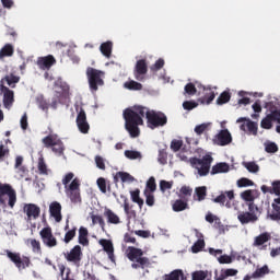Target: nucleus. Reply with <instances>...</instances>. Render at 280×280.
<instances>
[{
    "mask_svg": "<svg viewBox=\"0 0 280 280\" xmlns=\"http://www.w3.org/2000/svg\"><path fill=\"white\" fill-rule=\"evenodd\" d=\"M16 205V190L10 184L0 183V207L14 209Z\"/></svg>",
    "mask_w": 280,
    "mask_h": 280,
    "instance_id": "20e7f679",
    "label": "nucleus"
},
{
    "mask_svg": "<svg viewBox=\"0 0 280 280\" xmlns=\"http://www.w3.org/2000/svg\"><path fill=\"white\" fill-rule=\"evenodd\" d=\"M104 217L106 218L108 224H121L119 215L113 212V210L106 208L104 211Z\"/></svg>",
    "mask_w": 280,
    "mask_h": 280,
    "instance_id": "5701e85b",
    "label": "nucleus"
},
{
    "mask_svg": "<svg viewBox=\"0 0 280 280\" xmlns=\"http://www.w3.org/2000/svg\"><path fill=\"white\" fill-rule=\"evenodd\" d=\"M119 178L122 183H132L135 180V177L127 172H117L114 176V182L119 183Z\"/></svg>",
    "mask_w": 280,
    "mask_h": 280,
    "instance_id": "393cba45",
    "label": "nucleus"
},
{
    "mask_svg": "<svg viewBox=\"0 0 280 280\" xmlns=\"http://www.w3.org/2000/svg\"><path fill=\"white\" fill-rule=\"evenodd\" d=\"M124 211L129 218H137V212L135 210H130V203L128 202V199L124 201Z\"/></svg>",
    "mask_w": 280,
    "mask_h": 280,
    "instance_id": "6e6d98bb",
    "label": "nucleus"
},
{
    "mask_svg": "<svg viewBox=\"0 0 280 280\" xmlns=\"http://www.w3.org/2000/svg\"><path fill=\"white\" fill-rule=\"evenodd\" d=\"M196 235L199 238L197 242H195V244L191 246V250L192 253H200V250H202V248H205V237L202 235V233L198 232V230H196Z\"/></svg>",
    "mask_w": 280,
    "mask_h": 280,
    "instance_id": "b1692460",
    "label": "nucleus"
},
{
    "mask_svg": "<svg viewBox=\"0 0 280 280\" xmlns=\"http://www.w3.org/2000/svg\"><path fill=\"white\" fill-rule=\"evenodd\" d=\"M207 198V186H200L195 188L194 200H198V202H202Z\"/></svg>",
    "mask_w": 280,
    "mask_h": 280,
    "instance_id": "c756f323",
    "label": "nucleus"
},
{
    "mask_svg": "<svg viewBox=\"0 0 280 280\" xmlns=\"http://www.w3.org/2000/svg\"><path fill=\"white\" fill-rule=\"evenodd\" d=\"M272 194L280 196V180L272 182Z\"/></svg>",
    "mask_w": 280,
    "mask_h": 280,
    "instance_id": "774afa93",
    "label": "nucleus"
},
{
    "mask_svg": "<svg viewBox=\"0 0 280 280\" xmlns=\"http://www.w3.org/2000/svg\"><path fill=\"white\" fill-rule=\"evenodd\" d=\"M231 167L226 162H220L212 166L210 174L215 176V174H226Z\"/></svg>",
    "mask_w": 280,
    "mask_h": 280,
    "instance_id": "4be33fe9",
    "label": "nucleus"
},
{
    "mask_svg": "<svg viewBox=\"0 0 280 280\" xmlns=\"http://www.w3.org/2000/svg\"><path fill=\"white\" fill-rule=\"evenodd\" d=\"M54 65H56V58H54V56H51V55H48L46 57H39L37 59V66L43 71H48V69H51V67H54Z\"/></svg>",
    "mask_w": 280,
    "mask_h": 280,
    "instance_id": "a211bd4d",
    "label": "nucleus"
},
{
    "mask_svg": "<svg viewBox=\"0 0 280 280\" xmlns=\"http://www.w3.org/2000/svg\"><path fill=\"white\" fill-rule=\"evenodd\" d=\"M79 244L81 246H89V230L84 226L79 229Z\"/></svg>",
    "mask_w": 280,
    "mask_h": 280,
    "instance_id": "cd10ccee",
    "label": "nucleus"
},
{
    "mask_svg": "<svg viewBox=\"0 0 280 280\" xmlns=\"http://www.w3.org/2000/svg\"><path fill=\"white\" fill-rule=\"evenodd\" d=\"M158 161H159V163H161V165H166V163H167V151H165V149H162V150L159 151Z\"/></svg>",
    "mask_w": 280,
    "mask_h": 280,
    "instance_id": "4d7b16f0",
    "label": "nucleus"
},
{
    "mask_svg": "<svg viewBox=\"0 0 280 280\" xmlns=\"http://www.w3.org/2000/svg\"><path fill=\"white\" fill-rule=\"evenodd\" d=\"M206 222H209V224H213L214 222V229H220L222 226V221L220 220V218L212 213H208L206 215Z\"/></svg>",
    "mask_w": 280,
    "mask_h": 280,
    "instance_id": "c9c22d12",
    "label": "nucleus"
},
{
    "mask_svg": "<svg viewBox=\"0 0 280 280\" xmlns=\"http://www.w3.org/2000/svg\"><path fill=\"white\" fill-rule=\"evenodd\" d=\"M270 240V234L262 233L255 238V246H264Z\"/></svg>",
    "mask_w": 280,
    "mask_h": 280,
    "instance_id": "a19ab883",
    "label": "nucleus"
},
{
    "mask_svg": "<svg viewBox=\"0 0 280 280\" xmlns=\"http://www.w3.org/2000/svg\"><path fill=\"white\" fill-rule=\"evenodd\" d=\"M241 198L245 200V202H254L255 197L253 196V190H245L241 194Z\"/></svg>",
    "mask_w": 280,
    "mask_h": 280,
    "instance_id": "864d4df0",
    "label": "nucleus"
},
{
    "mask_svg": "<svg viewBox=\"0 0 280 280\" xmlns=\"http://www.w3.org/2000/svg\"><path fill=\"white\" fill-rule=\"evenodd\" d=\"M207 277H209V271L199 270L192 272V280H205Z\"/></svg>",
    "mask_w": 280,
    "mask_h": 280,
    "instance_id": "603ef678",
    "label": "nucleus"
},
{
    "mask_svg": "<svg viewBox=\"0 0 280 280\" xmlns=\"http://www.w3.org/2000/svg\"><path fill=\"white\" fill-rule=\"evenodd\" d=\"M147 190L151 194L156 191V179L154 177H150L147 182Z\"/></svg>",
    "mask_w": 280,
    "mask_h": 280,
    "instance_id": "3c124183",
    "label": "nucleus"
},
{
    "mask_svg": "<svg viewBox=\"0 0 280 280\" xmlns=\"http://www.w3.org/2000/svg\"><path fill=\"white\" fill-rule=\"evenodd\" d=\"M180 148H183V140H172L171 150H173V152H178Z\"/></svg>",
    "mask_w": 280,
    "mask_h": 280,
    "instance_id": "69168bd1",
    "label": "nucleus"
},
{
    "mask_svg": "<svg viewBox=\"0 0 280 280\" xmlns=\"http://www.w3.org/2000/svg\"><path fill=\"white\" fill-rule=\"evenodd\" d=\"M43 244L48 248H54L58 246V240L54 237V233L51 232V228H43L39 232Z\"/></svg>",
    "mask_w": 280,
    "mask_h": 280,
    "instance_id": "6e6552de",
    "label": "nucleus"
},
{
    "mask_svg": "<svg viewBox=\"0 0 280 280\" xmlns=\"http://www.w3.org/2000/svg\"><path fill=\"white\" fill-rule=\"evenodd\" d=\"M125 119V130L131 139H137L141 135L139 126H143V117L147 118V126L151 130L161 128L167 124V116L163 112L150 109L143 105H133L122 112Z\"/></svg>",
    "mask_w": 280,
    "mask_h": 280,
    "instance_id": "f257e3e1",
    "label": "nucleus"
},
{
    "mask_svg": "<svg viewBox=\"0 0 280 280\" xmlns=\"http://www.w3.org/2000/svg\"><path fill=\"white\" fill-rule=\"evenodd\" d=\"M100 51L105 56V58H110V56H113V42L108 40L101 44Z\"/></svg>",
    "mask_w": 280,
    "mask_h": 280,
    "instance_id": "a878e982",
    "label": "nucleus"
},
{
    "mask_svg": "<svg viewBox=\"0 0 280 280\" xmlns=\"http://www.w3.org/2000/svg\"><path fill=\"white\" fill-rule=\"evenodd\" d=\"M96 185H97L100 191H102V194H106V178L100 177L96 180Z\"/></svg>",
    "mask_w": 280,
    "mask_h": 280,
    "instance_id": "e2e57ef3",
    "label": "nucleus"
},
{
    "mask_svg": "<svg viewBox=\"0 0 280 280\" xmlns=\"http://www.w3.org/2000/svg\"><path fill=\"white\" fill-rule=\"evenodd\" d=\"M66 194L74 205L82 202V197L80 196V179L74 178L68 186Z\"/></svg>",
    "mask_w": 280,
    "mask_h": 280,
    "instance_id": "0eeeda50",
    "label": "nucleus"
},
{
    "mask_svg": "<svg viewBox=\"0 0 280 280\" xmlns=\"http://www.w3.org/2000/svg\"><path fill=\"white\" fill-rule=\"evenodd\" d=\"M37 170L39 174L47 176L49 174L47 170V164L45 163V158L40 156L38 158V164H37Z\"/></svg>",
    "mask_w": 280,
    "mask_h": 280,
    "instance_id": "4c0bfd02",
    "label": "nucleus"
},
{
    "mask_svg": "<svg viewBox=\"0 0 280 280\" xmlns=\"http://www.w3.org/2000/svg\"><path fill=\"white\" fill-rule=\"evenodd\" d=\"M10 56H14V47L12 46V44H7L0 50V58H5Z\"/></svg>",
    "mask_w": 280,
    "mask_h": 280,
    "instance_id": "f704fd0d",
    "label": "nucleus"
},
{
    "mask_svg": "<svg viewBox=\"0 0 280 280\" xmlns=\"http://www.w3.org/2000/svg\"><path fill=\"white\" fill-rule=\"evenodd\" d=\"M37 106L47 113L49 110V103H47V100H45V96L39 95L36 97Z\"/></svg>",
    "mask_w": 280,
    "mask_h": 280,
    "instance_id": "79ce46f5",
    "label": "nucleus"
},
{
    "mask_svg": "<svg viewBox=\"0 0 280 280\" xmlns=\"http://www.w3.org/2000/svg\"><path fill=\"white\" fill-rule=\"evenodd\" d=\"M127 257L129 261H137L139 257H143V250L141 248L129 246L127 249Z\"/></svg>",
    "mask_w": 280,
    "mask_h": 280,
    "instance_id": "412c9836",
    "label": "nucleus"
},
{
    "mask_svg": "<svg viewBox=\"0 0 280 280\" xmlns=\"http://www.w3.org/2000/svg\"><path fill=\"white\" fill-rule=\"evenodd\" d=\"M16 174H19L20 178H25V176L30 173V171L27 170V167L25 166H20V167H15Z\"/></svg>",
    "mask_w": 280,
    "mask_h": 280,
    "instance_id": "338daca9",
    "label": "nucleus"
},
{
    "mask_svg": "<svg viewBox=\"0 0 280 280\" xmlns=\"http://www.w3.org/2000/svg\"><path fill=\"white\" fill-rule=\"evenodd\" d=\"M268 272H270V269L268 268V266L265 265L261 268L255 270V272L253 273V278L259 279V277H264L265 275H268Z\"/></svg>",
    "mask_w": 280,
    "mask_h": 280,
    "instance_id": "a18cd8bd",
    "label": "nucleus"
},
{
    "mask_svg": "<svg viewBox=\"0 0 280 280\" xmlns=\"http://www.w3.org/2000/svg\"><path fill=\"white\" fill-rule=\"evenodd\" d=\"M272 121L280 124V110L276 109L268 114L260 122L261 128L270 130L272 128Z\"/></svg>",
    "mask_w": 280,
    "mask_h": 280,
    "instance_id": "4468645a",
    "label": "nucleus"
},
{
    "mask_svg": "<svg viewBox=\"0 0 280 280\" xmlns=\"http://www.w3.org/2000/svg\"><path fill=\"white\" fill-rule=\"evenodd\" d=\"M23 212L26 214V222L40 218V207L36 206V203H25Z\"/></svg>",
    "mask_w": 280,
    "mask_h": 280,
    "instance_id": "9d476101",
    "label": "nucleus"
},
{
    "mask_svg": "<svg viewBox=\"0 0 280 280\" xmlns=\"http://www.w3.org/2000/svg\"><path fill=\"white\" fill-rule=\"evenodd\" d=\"M50 217L54 218L55 222H62V205L58 201H52L49 205Z\"/></svg>",
    "mask_w": 280,
    "mask_h": 280,
    "instance_id": "dca6fc26",
    "label": "nucleus"
},
{
    "mask_svg": "<svg viewBox=\"0 0 280 280\" xmlns=\"http://www.w3.org/2000/svg\"><path fill=\"white\" fill-rule=\"evenodd\" d=\"M98 244H101L103 250L107 253L108 259L112 260L113 264H115V247L113 246V241L103 238L98 241Z\"/></svg>",
    "mask_w": 280,
    "mask_h": 280,
    "instance_id": "f3484780",
    "label": "nucleus"
},
{
    "mask_svg": "<svg viewBox=\"0 0 280 280\" xmlns=\"http://www.w3.org/2000/svg\"><path fill=\"white\" fill-rule=\"evenodd\" d=\"M237 187H253L254 183L253 180L242 177L241 179L237 180L236 183Z\"/></svg>",
    "mask_w": 280,
    "mask_h": 280,
    "instance_id": "13d9d810",
    "label": "nucleus"
},
{
    "mask_svg": "<svg viewBox=\"0 0 280 280\" xmlns=\"http://www.w3.org/2000/svg\"><path fill=\"white\" fill-rule=\"evenodd\" d=\"M148 73V62L145 59H140L136 62L133 75L138 82H143L145 80V74Z\"/></svg>",
    "mask_w": 280,
    "mask_h": 280,
    "instance_id": "f8f14e48",
    "label": "nucleus"
},
{
    "mask_svg": "<svg viewBox=\"0 0 280 280\" xmlns=\"http://www.w3.org/2000/svg\"><path fill=\"white\" fill-rule=\"evenodd\" d=\"M31 246L33 248V253H43V249L40 248V242L35 240V238H32L31 240Z\"/></svg>",
    "mask_w": 280,
    "mask_h": 280,
    "instance_id": "680f3d73",
    "label": "nucleus"
},
{
    "mask_svg": "<svg viewBox=\"0 0 280 280\" xmlns=\"http://www.w3.org/2000/svg\"><path fill=\"white\" fill-rule=\"evenodd\" d=\"M214 145H229L233 142V137L231 136V131L229 129H222L219 133L213 138Z\"/></svg>",
    "mask_w": 280,
    "mask_h": 280,
    "instance_id": "9b49d317",
    "label": "nucleus"
},
{
    "mask_svg": "<svg viewBox=\"0 0 280 280\" xmlns=\"http://www.w3.org/2000/svg\"><path fill=\"white\" fill-rule=\"evenodd\" d=\"M215 100V92L209 91V93H206L201 98H199V102L201 104H211Z\"/></svg>",
    "mask_w": 280,
    "mask_h": 280,
    "instance_id": "37998d69",
    "label": "nucleus"
},
{
    "mask_svg": "<svg viewBox=\"0 0 280 280\" xmlns=\"http://www.w3.org/2000/svg\"><path fill=\"white\" fill-rule=\"evenodd\" d=\"M85 75L91 93H97V91H100V86H104V78H106V72L97 70L93 67H88Z\"/></svg>",
    "mask_w": 280,
    "mask_h": 280,
    "instance_id": "f03ea898",
    "label": "nucleus"
},
{
    "mask_svg": "<svg viewBox=\"0 0 280 280\" xmlns=\"http://www.w3.org/2000/svg\"><path fill=\"white\" fill-rule=\"evenodd\" d=\"M183 108L184 110H194V108H198V103H196V101H185Z\"/></svg>",
    "mask_w": 280,
    "mask_h": 280,
    "instance_id": "bf43d9fd",
    "label": "nucleus"
},
{
    "mask_svg": "<svg viewBox=\"0 0 280 280\" xmlns=\"http://www.w3.org/2000/svg\"><path fill=\"white\" fill-rule=\"evenodd\" d=\"M126 159H129L130 161H135L137 159H141V152L139 151H132V150H126L125 151Z\"/></svg>",
    "mask_w": 280,
    "mask_h": 280,
    "instance_id": "de8ad7c7",
    "label": "nucleus"
},
{
    "mask_svg": "<svg viewBox=\"0 0 280 280\" xmlns=\"http://www.w3.org/2000/svg\"><path fill=\"white\" fill-rule=\"evenodd\" d=\"M50 148L55 154H58V156H62V154H65V143H62L60 138Z\"/></svg>",
    "mask_w": 280,
    "mask_h": 280,
    "instance_id": "473e14b6",
    "label": "nucleus"
},
{
    "mask_svg": "<svg viewBox=\"0 0 280 280\" xmlns=\"http://www.w3.org/2000/svg\"><path fill=\"white\" fill-rule=\"evenodd\" d=\"M189 163L191 167L197 170L199 176H207L211 171V164L213 163V156L206 154L202 159L190 158Z\"/></svg>",
    "mask_w": 280,
    "mask_h": 280,
    "instance_id": "39448f33",
    "label": "nucleus"
},
{
    "mask_svg": "<svg viewBox=\"0 0 280 280\" xmlns=\"http://www.w3.org/2000/svg\"><path fill=\"white\" fill-rule=\"evenodd\" d=\"M243 165L252 174H257V172H259V165H257L255 162H244Z\"/></svg>",
    "mask_w": 280,
    "mask_h": 280,
    "instance_id": "49530a36",
    "label": "nucleus"
},
{
    "mask_svg": "<svg viewBox=\"0 0 280 280\" xmlns=\"http://www.w3.org/2000/svg\"><path fill=\"white\" fill-rule=\"evenodd\" d=\"M228 102H231V93L230 92H222L220 96L217 98V104L219 106H222L223 104H228Z\"/></svg>",
    "mask_w": 280,
    "mask_h": 280,
    "instance_id": "58836bf2",
    "label": "nucleus"
},
{
    "mask_svg": "<svg viewBox=\"0 0 280 280\" xmlns=\"http://www.w3.org/2000/svg\"><path fill=\"white\" fill-rule=\"evenodd\" d=\"M77 126L80 132H82V135H89V130H91V126L89 125V121H86V112H84L83 108L80 109L77 116Z\"/></svg>",
    "mask_w": 280,
    "mask_h": 280,
    "instance_id": "2eb2a0df",
    "label": "nucleus"
},
{
    "mask_svg": "<svg viewBox=\"0 0 280 280\" xmlns=\"http://www.w3.org/2000/svg\"><path fill=\"white\" fill-rule=\"evenodd\" d=\"M4 82H7V84L9 86H11V89H14V84H19V82H21V77L14 74V73H10V74H7L4 78H3Z\"/></svg>",
    "mask_w": 280,
    "mask_h": 280,
    "instance_id": "7c9ffc66",
    "label": "nucleus"
},
{
    "mask_svg": "<svg viewBox=\"0 0 280 280\" xmlns=\"http://www.w3.org/2000/svg\"><path fill=\"white\" fill-rule=\"evenodd\" d=\"M7 257L14 264L18 270H25V268H30V264L32 260L27 256H21V253H14L9 249L5 250Z\"/></svg>",
    "mask_w": 280,
    "mask_h": 280,
    "instance_id": "423d86ee",
    "label": "nucleus"
},
{
    "mask_svg": "<svg viewBox=\"0 0 280 280\" xmlns=\"http://www.w3.org/2000/svg\"><path fill=\"white\" fill-rule=\"evenodd\" d=\"M124 88L128 89V91H141L143 89V85L137 81H127L124 83Z\"/></svg>",
    "mask_w": 280,
    "mask_h": 280,
    "instance_id": "e433bc0d",
    "label": "nucleus"
},
{
    "mask_svg": "<svg viewBox=\"0 0 280 280\" xmlns=\"http://www.w3.org/2000/svg\"><path fill=\"white\" fill-rule=\"evenodd\" d=\"M141 190L137 188L136 190L130 191L132 202H136L140 209L143 208V199L140 197Z\"/></svg>",
    "mask_w": 280,
    "mask_h": 280,
    "instance_id": "2f4dec72",
    "label": "nucleus"
},
{
    "mask_svg": "<svg viewBox=\"0 0 280 280\" xmlns=\"http://www.w3.org/2000/svg\"><path fill=\"white\" fill-rule=\"evenodd\" d=\"M237 220L241 224H249V222H257V214L250 212H241L237 215Z\"/></svg>",
    "mask_w": 280,
    "mask_h": 280,
    "instance_id": "aec40b11",
    "label": "nucleus"
},
{
    "mask_svg": "<svg viewBox=\"0 0 280 280\" xmlns=\"http://www.w3.org/2000/svg\"><path fill=\"white\" fill-rule=\"evenodd\" d=\"M191 194H194V188L190 186H182L179 189V198H191Z\"/></svg>",
    "mask_w": 280,
    "mask_h": 280,
    "instance_id": "ea45409f",
    "label": "nucleus"
},
{
    "mask_svg": "<svg viewBox=\"0 0 280 280\" xmlns=\"http://www.w3.org/2000/svg\"><path fill=\"white\" fill-rule=\"evenodd\" d=\"M1 91L3 93V104L5 108H9V106H12V104H14V91L3 85L1 88Z\"/></svg>",
    "mask_w": 280,
    "mask_h": 280,
    "instance_id": "6ab92c4d",
    "label": "nucleus"
},
{
    "mask_svg": "<svg viewBox=\"0 0 280 280\" xmlns=\"http://www.w3.org/2000/svg\"><path fill=\"white\" fill-rule=\"evenodd\" d=\"M272 210L268 212L267 218H270L273 222H278L280 224V206L277 203L271 205Z\"/></svg>",
    "mask_w": 280,
    "mask_h": 280,
    "instance_id": "c85d7f7f",
    "label": "nucleus"
},
{
    "mask_svg": "<svg viewBox=\"0 0 280 280\" xmlns=\"http://www.w3.org/2000/svg\"><path fill=\"white\" fill-rule=\"evenodd\" d=\"M65 258L70 264H74V266L80 267V261H82V247L80 245H75L70 252L65 254Z\"/></svg>",
    "mask_w": 280,
    "mask_h": 280,
    "instance_id": "1a4fd4ad",
    "label": "nucleus"
},
{
    "mask_svg": "<svg viewBox=\"0 0 280 280\" xmlns=\"http://www.w3.org/2000/svg\"><path fill=\"white\" fill-rule=\"evenodd\" d=\"M136 264H139L140 268H147V266H150V259L148 257L140 256L138 259H136Z\"/></svg>",
    "mask_w": 280,
    "mask_h": 280,
    "instance_id": "0e129e2a",
    "label": "nucleus"
},
{
    "mask_svg": "<svg viewBox=\"0 0 280 280\" xmlns=\"http://www.w3.org/2000/svg\"><path fill=\"white\" fill-rule=\"evenodd\" d=\"M55 96L50 104L51 108H58V104H67L70 96V88L67 82L58 80L55 82Z\"/></svg>",
    "mask_w": 280,
    "mask_h": 280,
    "instance_id": "7ed1b4c3",
    "label": "nucleus"
},
{
    "mask_svg": "<svg viewBox=\"0 0 280 280\" xmlns=\"http://www.w3.org/2000/svg\"><path fill=\"white\" fill-rule=\"evenodd\" d=\"M144 196H145V203L148 205V207H154V194L145 189Z\"/></svg>",
    "mask_w": 280,
    "mask_h": 280,
    "instance_id": "8fccbe9b",
    "label": "nucleus"
},
{
    "mask_svg": "<svg viewBox=\"0 0 280 280\" xmlns=\"http://www.w3.org/2000/svg\"><path fill=\"white\" fill-rule=\"evenodd\" d=\"M172 209H173V211L178 213L180 211H185V209H189V203H187V199L186 200L177 199L172 205Z\"/></svg>",
    "mask_w": 280,
    "mask_h": 280,
    "instance_id": "bb28decb",
    "label": "nucleus"
},
{
    "mask_svg": "<svg viewBox=\"0 0 280 280\" xmlns=\"http://www.w3.org/2000/svg\"><path fill=\"white\" fill-rule=\"evenodd\" d=\"M77 233H78V228H72L71 230H68L63 237L65 244H69L73 240V237H75Z\"/></svg>",
    "mask_w": 280,
    "mask_h": 280,
    "instance_id": "c03bdc74",
    "label": "nucleus"
},
{
    "mask_svg": "<svg viewBox=\"0 0 280 280\" xmlns=\"http://www.w3.org/2000/svg\"><path fill=\"white\" fill-rule=\"evenodd\" d=\"M173 185H174V182H167V180H165V179H162V180L160 182V190H161L163 194H165V191H167V189H172Z\"/></svg>",
    "mask_w": 280,
    "mask_h": 280,
    "instance_id": "5fc2aeb1",
    "label": "nucleus"
},
{
    "mask_svg": "<svg viewBox=\"0 0 280 280\" xmlns=\"http://www.w3.org/2000/svg\"><path fill=\"white\" fill-rule=\"evenodd\" d=\"M57 135H48L45 138H43L42 143L45 145V148H51L57 141H58Z\"/></svg>",
    "mask_w": 280,
    "mask_h": 280,
    "instance_id": "72a5a7b5",
    "label": "nucleus"
},
{
    "mask_svg": "<svg viewBox=\"0 0 280 280\" xmlns=\"http://www.w3.org/2000/svg\"><path fill=\"white\" fill-rule=\"evenodd\" d=\"M236 121L237 124H242V121H247V122H243L240 129L243 130V132L247 131L249 135H254V137H257V130H258L257 122L244 117L238 118Z\"/></svg>",
    "mask_w": 280,
    "mask_h": 280,
    "instance_id": "ddd939ff",
    "label": "nucleus"
},
{
    "mask_svg": "<svg viewBox=\"0 0 280 280\" xmlns=\"http://www.w3.org/2000/svg\"><path fill=\"white\" fill-rule=\"evenodd\" d=\"M184 91L185 93H187V95H196V93L198 92L194 83L186 84Z\"/></svg>",
    "mask_w": 280,
    "mask_h": 280,
    "instance_id": "052dcab7",
    "label": "nucleus"
},
{
    "mask_svg": "<svg viewBox=\"0 0 280 280\" xmlns=\"http://www.w3.org/2000/svg\"><path fill=\"white\" fill-rule=\"evenodd\" d=\"M265 151L268 152V154H275V152H279V147H277L275 142H268L265 143Z\"/></svg>",
    "mask_w": 280,
    "mask_h": 280,
    "instance_id": "09e8293b",
    "label": "nucleus"
}]
</instances>
